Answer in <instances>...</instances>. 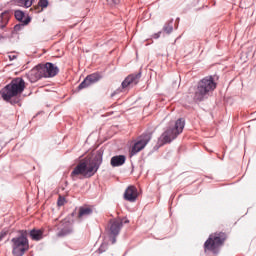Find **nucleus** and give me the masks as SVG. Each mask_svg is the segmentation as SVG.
Returning a JSON list of instances; mask_svg holds the SVG:
<instances>
[{
    "label": "nucleus",
    "mask_w": 256,
    "mask_h": 256,
    "mask_svg": "<svg viewBox=\"0 0 256 256\" xmlns=\"http://www.w3.org/2000/svg\"><path fill=\"white\" fill-rule=\"evenodd\" d=\"M159 37H161V32L155 33L153 35V39H159Z\"/></svg>",
    "instance_id": "obj_27"
},
{
    "label": "nucleus",
    "mask_w": 256,
    "mask_h": 256,
    "mask_svg": "<svg viewBox=\"0 0 256 256\" xmlns=\"http://www.w3.org/2000/svg\"><path fill=\"white\" fill-rule=\"evenodd\" d=\"M126 157L125 155H118V156H113L111 158V165L112 167H121V165H125V161H126Z\"/></svg>",
    "instance_id": "obj_15"
},
{
    "label": "nucleus",
    "mask_w": 256,
    "mask_h": 256,
    "mask_svg": "<svg viewBox=\"0 0 256 256\" xmlns=\"http://www.w3.org/2000/svg\"><path fill=\"white\" fill-rule=\"evenodd\" d=\"M18 7H26V9H29L31 5H33L34 0H13Z\"/></svg>",
    "instance_id": "obj_19"
},
{
    "label": "nucleus",
    "mask_w": 256,
    "mask_h": 256,
    "mask_svg": "<svg viewBox=\"0 0 256 256\" xmlns=\"http://www.w3.org/2000/svg\"><path fill=\"white\" fill-rule=\"evenodd\" d=\"M12 242V254L14 256H23L29 251V239H27V230H21L18 237H14Z\"/></svg>",
    "instance_id": "obj_5"
},
{
    "label": "nucleus",
    "mask_w": 256,
    "mask_h": 256,
    "mask_svg": "<svg viewBox=\"0 0 256 256\" xmlns=\"http://www.w3.org/2000/svg\"><path fill=\"white\" fill-rule=\"evenodd\" d=\"M107 3H109V5H118L119 0H107Z\"/></svg>",
    "instance_id": "obj_25"
},
{
    "label": "nucleus",
    "mask_w": 256,
    "mask_h": 256,
    "mask_svg": "<svg viewBox=\"0 0 256 256\" xmlns=\"http://www.w3.org/2000/svg\"><path fill=\"white\" fill-rule=\"evenodd\" d=\"M225 242V234H212L209 236L208 240L205 242L204 247L208 249V251H213V253H217V249L223 245Z\"/></svg>",
    "instance_id": "obj_6"
},
{
    "label": "nucleus",
    "mask_w": 256,
    "mask_h": 256,
    "mask_svg": "<svg viewBox=\"0 0 256 256\" xmlns=\"http://www.w3.org/2000/svg\"><path fill=\"white\" fill-rule=\"evenodd\" d=\"M15 18L17 19V21L23 22L25 21V19H27V16H25V13H23V11L21 10H16L14 12Z\"/></svg>",
    "instance_id": "obj_21"
},
{
    "label": "nucleus",
    "mask_w": 256,
    "mask_h": 256,
    "mask_svg": "<svg viewBox=\"0 0 256 256\" xmlns=\"http://www.w3.org/2000/svg\"><path fill=\"white\" fill-rule=\"evenodd\" d=\"M105 249H107V244L106 243H102V245L98 249V252L99 253H104Z\"/></svg>",
    "instance_id": "obj_24"
},
{
    "label": "nucleus",
    "mask_w": 256,
    "mask_h": 256,
    "mask_svg": "<svg viewBox=\"0 0 256 256\" xmlns=\"http://www.w3.org/2000/svg\"><path fill=\"white\" fill-rule=\"evenodd\" d=\"M7 235V232H1L0 233V241L3 240V238Z\"/></svg>",
    "instance_id": "obj_28"
},
{
    "label": "nucleus",
    "mask_w": 256,
    "mask_h": 256,
    "mask_svg": "<svg viewBox=\"0 0 256 256\" xmlns=\"http://www.w3.org/2000/svg\"><path fill=\"white\" fill-rule=\"evenodd\" d=\"M185 129V120L183 118L178 119L174 124H171L166 131L160 136L159 141L161 143H171L174 139H177Z\"/></svg>",
    "instance_id": "obj_4"
},
{
    "label": "nucleus",
    "mask_w": 256,
    "mask_h": 256,
    "mask_svg": "<svg viewBox=\"0 0 256 256\" xmlns=\"http://www.w3.org/2000/svg\"><path fill=\"white\" fill-rule=\"evenodd\" d=\"M151 141V134H143L142 136L138 137L134 145L132 146V149L130 151V157H133V155H137L140 151H143L145 147H147V143Z\"/></svg>",
    "instance_id": "obj_7"
},
{
    "label": "nucleus",
    "mask_w": 256,
    "mask_h": 256,
    "mask_svg": "<svg viewBox=\"0 0 256 256\" xmlns=\"http://www.w3.org/2000/svg\"><path fill=\"white\" fill-rule=\"evenodd\" d=\"M30 237L33 241H41V239H43V232L41 230L33 229L30 231Z\"/></svg>",
    "instance_id": "obj_17"
},
{
    "label": "nucleus",
    "mask_w": 256,
    "mask_h": 256,
    "mask_svg": "<svg viewBox=\"0 0 256 256\" xmlns=\"http://www.w3.org/2000/svg\"><path fill=\"white\" fill-rule=\"evenodd\" d=\"M139 79H141V73L129 75L122 82V89H127V87H130V85H137V83H139Z\"/></svg>",
    "instance_id": "obj_12"
},
{
    "label": "nucleus",
    "mask_w": 256,
    "mask_h": 256,
    "mask_svg": "<svg viewBox=\"0 0 256 256\" xmlns=\"http://www.w3.org/2000/svg\"><path fill=\"white\" fill-rule=\"evenodd\" d=\"M9 59H10V61H13V60L17 59V56H15V55H9Z\"/></svg>",
    "instance_id": "obj_29"
},
{
    "label": "nucleus",
    "mask_w": 256,
    "mask_h": 256,
    "mask_svg": "<svg viewBox=\"0 0 256 256\" xmlns=\"http://www.w3.org/2000/svg\"><path fill=\"white\" fill-rule=\"evenodd\" d=\"M214 89H217V83L213 76L204 77L197 84L194 93V101H205V99L209 98Z\"/></svg>",
    "instance_id": "obj_3"
},
{
    "label": "nucleus",
    "mask_w": 256,
    "mask_h": 256,
    "mask_svg": "<svg viewBox=\"0 0 256 256\" xmlns=\"http://www.w3.org/2000/svg\"><path fill=\"white\" fill-rule=\"evenodd\" d=\"M163 32L167 33L168 35L170 33H173V20H171L170 22L166 23L163 27Z\"/></svg>",
    "instance_id": "obj_22"
},
{
    "label": "nucleus",
    "mask_w": 256,
    "mask_h": 256,
    "mask_svg": "<svg viewBox=\"0 0 256 256\" xmlns=\"http://www.w3.org/2000/svg\"><path fill=\"white\" fill-rule=\"evenodd\" d=\"M103 163V154L98 152L94 158H84L80 163L74 168L71 175L75 177L77 175H83V177L89 178L93 177L99 167Z\"/></svg>",
    "instance_id": "obj_2"
},
{
    "label": "nucleus",
    "mask_w": 256,
    "mask_h": 256,
    "mask_svg": "<svg viewBox=\"0 0 256 256\" xmlns=\"http://www.w3.org/2000/svg\"><path fill=\"white\" fill-rule=\"evenodd\" d=\"M124 223H129V220H125Z\"/></svg>",
    "instance_id": "obj_31"
},
{
    "label": "nucleus",
    "mask_w": 256,
    "mask_h": 256,
    "mask_svg": "<svg viewBox=\"0 0 256 256\" xmlns=\"http://www.w3.org/2000/svg\"><path fill=\"white\" fill-rule=\"evenodd\" d=\"M117 236H113L112 238V245H115V243H117Z\"/></svg>",
    "instance_id": "obj_30"
},
{
    "label": "nucleus",
    "mask_w": 256,
    "mask_h": 256,
    "mask_svg": "<svg viewBox=\"0 0 256 256\" xmlns=\"http://www.w3.org/2000/svg\"><path fill=\"white\" fill-rule=\"evenodd\" d=\"M29 23H31V18L29 16H27L24 21L19 22L18 24H16L14 26V31H21V29H23V27H25V25H29Z\"/></svg>",
    "instance_id": "obj_20"
},
{
    "label": "nucleus",
    "mask_w": 256,
    "mask_h": 256,
    "mask_svg": "<svg viewBox=\"0 0 256 256\" xmlns=\"http://www.w3.org/2000/svg\"><path fill=\"white\" fill-rule=\"evenodd\" d=\"M137 197V188L135 186H129L124 193V199L130 203H135V201H137Z\"/></svg>",
    "instance_id": "obj_13"
},
{
    "label": "nucleus",
    "mask_w": 256,
    "mask_h": 256,
    "mask_svg": "<svg viewBox=\"0 0 256 256\" xmlns=\"http://www.w3.org/2000/svg\"><path fill=\"white\" fill-rule=\"evenodd\" d=\"M9 23V13L5 12L0 15V29H5Z\"/></svg>",
    "instance_id": "obj_18"
},
{
    "label": "nucleus",
    "mask_w": 256,
    "mask_h": 256,
    "mask_svg": "<svg viewBox=\"0 0 256 256\" xmlns=\"http://www.w3.org/2000/svg\"><path fill=\"white\" fill-rule=\"evenodd\" d=\"M38 5L45 9V7H48L49 5V0H39Z\"/></svg>",
    "instance_id": "obj_23"
},
{
    "label": "nucleus",
    "mask_w": 256,
    "mask_h": 256,
    "mask_svg": "<svg viewBox=\"0 0 256 256\" xmlns=\"http://www.w3.org/2000/svg\"><path fill=\"white\" fill-rule=\"evenodd\" d=\"M45 77L43 75V69L41 68V64L34 67L27 73V78L29 79L30 83H37L39 79H43Z\"/></svg>",
    "instance_id": "obj_10"
},
{
    "label": "nucleus",
    "mask_w": 256,
    "mask_h": 256,
    "mask_svg": "<svg viewBox=\"0 0 256 256\" xmlns=\"http://www.w3.org/2000/svg\"><path fill=\"white\" fill-rule=\"evenodd\" d=\"M123 227V221L120 218H116L110 221L109 233L112 237L119 235L121 228Z\"/></svg>",
    "instance_id": "obj_11"
},
{
    "label": "nucleus",
    "mask_w": 256,
    "mask_h": 256,
    "mask_svg": "<svg viewBox=\"0 0 256 256\" xmlns=\"http://www.w3.org/2000/svg\"><path fill=\"white\" fill-rule=\"evenodd\" d=\"M58 205H59V207H61V206L65 205V200H64V199L59 198V200H58Z\"/></svg>",
    "instance_id": "obj_26"
},
{
    "label": "nucleus",
    "mask_w": 256,
    "mask_h": 256,
    "mask_svg": "<svg viewBox=\"0 0 256 256\" xmlns=\"http://www.w3.org/2000/svg\"><path fill=\"white\" fill-rule=\"evenodd\" d=\"M62 225L64 227L61 228V230L58 232V237H65L73 233V226L71 225V222H69V220H64L62 222Z\"/></svg>",
    "instance_id": "obj_14"
},
{
    "label": "nucleus",
    "mask_w": 256,
    "mask_h": 256,
    "mask_svg": "<svg viewBox=\"0 0 256 256\" xmlns=\"http://www.w3.org/2000/svg\"><path fill=\"white\" fill-rule=\"evenodd\" d=\"M101 79V75L99 73H93L88 75L78 86V91L81 89H87V87H91V85L97 83Z\"/></svg>",
    "instance_id": "obj_9"
},
{
    "label": "nucleus",
    "mask_w": 256,
    "mask_h": 256,
    "mask_svg": "<svg viewBox=\"0 0 256 256\" xmlns=\"http://www.w3.org/2000/svg\"><path fill=\"white\" fill-rule=\"evenodd\" d=\"M44 78L55 77L59 73V68L55 64L48 62L46 64H40Z\"/></svg>",
    "instance_id": "obj_8"
},
{
    "label": "nucleus",
    "mask_w": 256,
    "mask_h": 256,
    "mask_svg": "<svg viewBox=\"0 0 256 256\" xmlns=\"http://www.w3.org/2000/svg\"><path fill=\"white\" fill-rule=\"evenodd\" d=\"M92 213H93V209L89 207H80L78 217L79 219H83L85 217H89V215H91Z\"/></svg>",
    "instance_id": "obj_16"
},
{
    "label": "nucleus",
    "mask_w": 256,
    "mask_h": 256,
    "mask_svg": "<svg viewBox=\"0 0 256 256\" xmlns=\"http://www.w3.org/2000/svg\"><path fill=\"white\" fill-rule=\"evenodd\" d=\"M25 91V80L21 77L14 78L1 91L0 95L4 101L17 105L21 101V95Z\"/></svg>",
    "instance_id": "obj_1"
}]
</instances>
